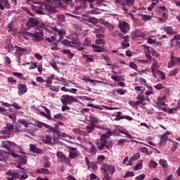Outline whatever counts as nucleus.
<instances>
[{
    "mask_svg": "<svg viewBox=\"0 0 180 180\" xmlns=\"http://www.w3.org/2000/svg\"><path fill=\"white\" fill-rule=\"evenodd\" d=\"M157 75L160 77V79H165V75L162 71L158 70Z\"/></svg>",
    "mask_w": 180,
    "mask_h": 180,
    "instance_id": "nucleus-51",
    "label": "nucleus"
},
{
    "mask_svg": "<svg viewBox=\"0 0 180 180\" xmlns=\"http://www.w3.org/2000/svg\"><path fill=\"white\" fill-rule=\"evenodd\" d=\"M43 143H44V144H51V136L50 135H46L43 139Z\"/></svg>",
    "mask_w": 180,
    "mask_h": 180,
    "instance_id": "nucleus-34",
    "label": "nucleus"
},
{
    "mask_svg": "<svg viewBox=\"0 0 180 180\" xmlns=\"http://www.w3.org/2000/svg\"><path fill=\"white\" fill-rule=\"evenodd\" d=\"M178 110V108H167V110H165V112H167V113H175Z\"/></svg>",
    "mask_w": 180,
    "mask_h": 180,
    "instance_id": "nucleus-49",
    "label": "nucleus"
},
{
    "mask_svg": "<svg viewBox=\"0 0 180 180\" xmlns=\"http://www.w3.org/2000/svg\"><path fill=\"white\" fill-rule=\"evenodd\" d=\"M155 89H158L160 91V89H164L165 86H164V84L159 83L158 84H156L154 86Z\"/></svg>",
    "mask_w": 180,
    "mask_h": 180,
    "instance_id": "nucleus-48",
    "label": "nucleus"
},
{
    "mask_svg": "<svg viewBox=\"0 0 180 180\" xmlns=\"http://www.w3.org/2000/svg\"><path fill=\"white\" fill-rule=\"evenodd\" d=\"M100 23H101V25H103L104 26H106L108 29H113V25H112V24L109 23L108 21L101 20Z\"/></svg>",
    "mask_w": 180,
    "mask_h": 180,
    "instance_id": "nucleus-27",
    "label": "nucleus"
},
{
    "mask_svg": "<svg viewBox=\"0 0 180 180\" xmlns=\"http://www.w3.org/2000/svg\"><path fill=\"white\" fill-rule=\"evenodd\" d=\"M30 150L37 154H41L43 153V150L39 149V148L36 147L33 143L30 144Z\"/></svg>",
    "mask_w": 180,
    "mask_h": 180,
    "instance_id": "nucleus-17",
    "label": "nucleus"
},
{
    "mask_svg": "<svg viewBox=\"0 0 180 180\" xmlns=\"http://www.w3.org/2000/svg\"><path fill=\"white\" fill-rule=\"evenodd\" d=\"M134 89L136 92H140L141 91H146V87H143V86H136L134 87Z\"/></svg>",
    "mask_w": 180,
    "mask_h": 180,
    "instance_id": "nucleus-53",
    "label": "nucleus"
},
{
    "mask_svg": "<svg viewBox=\"0 0 180 180\" xmlns=\"http://www.w3.org/2000/svg\"><path fill=\"white\" fill-rule=\"evenodd\" d=\"M143 168V163L139 162L136 164V165L134 167V171H139V169H141Z\"/></svg>",
    "mask_w": 180,
    "mask_h": 180,
    "instance_id": "nucleus-52",
    "label": "nucleus"
},
{
    "mask_svg": "<svg viewBox=\"0 0 180 180\" xmlns=\"http://www.w3.org/2000/svg\"><path fill=\"white\" fill-rule=\"evenodd\" d=\"M0 113L2 115H8V111H6L5 108L0 106Z\"/></svg>",
    "mask_w": 180,
    "mask_h": 180,
    "instance_id": "nucleus-61",
    "label": "nucleus"
},
{
    "mask_svg": "<svg viewBox=\"0 0 180 180\" xmlns=\"http://www.w3.org/2000/svg\"><path fill=\"white\" fill-rule=\"evenodd\" d=\"M3 146L6 148V150H11V148H15V147H19L16 143L9 141H6L3 143Z\"/></svg>",
    "mask_w": 180,
    "mask_h": 180,
    "instance_id": "nucleus-12",
    "label": "nucleus"
},
{
    "mask_svg": "<svg viewBox=\"0 0 180 180\" xmlns=\"http://www.w3.org/2000/svg\"><path fill=\"white\" fill-rule=\"evenodd\" d=\"M39 25H40V23H39L37 22V20L36 18H30L27 22V25L29 27H34L35 30H37V29H39Z\"/></svg>",
    "mask_w": 180,
    "mask_h": 180,
    "instance_id": "nucleus-10",
    "label": "nucleus"
},
{
    "mask_svg": "<svg viewBox=\"0 0 180 180\" xmlns=\"http://www.w3.org/2000/svg\"><path fill=\"white\" fill-rule=\"evenodd\" d=\"M86 120H87V122H91V124H94V123H99V122H101V120H99L98 119V117H94L93 115H86L85 116Z\"/></svg>",
    "mask_w": 180,
    "mask_h": 180,
    "instance_id": "nucleus-16",
    "label": "nucleus"
},
{
    "mask_svg": "<svg viewBox=\"0 0 180 180\" xmlns=\"http://www.w3.org/2000/svg\"><path fill=\"white\" fill-rule=\"evenodd\" d=\"M56 155L60 162H70V159L64 155L63 152H57Z\"/></svg>",
    "mask_w": 180,
    "mask_h": 180,
    "instance_id": "nucleus-13",
    "label": "nucleus"
},
{
    "mask_svg": "<svg viewBox=\"0 0 180 180\" xmlns=\"http://www.w3.org/2000/svg\"><path fill=\"white\" fill-rule=\"evenodd\" d=\"M158 68H160V66L158 65V62L155 61V63H153V65L151 66V70H152L153 74H155V71H157V70Z\"/></svg>",
    "mask_w": 180,
    "mask_h": 180,
    "instance_id": "nucleus-30",
    "label": "nucleus"
},
{
    "mask_svg": "<svg viewBox=\"0 0 180 180\" xmlns=\"http://www.w3.org/2000/svg\"><path fill=\"white\" fill-rule=\"evenodd\" d=\"M60 101L63 103V105H71L72 102H75V98H74L72 96H68V95H63Z\"/></svg>",
    "mask_w": 180,
    "mask_h": 180,
    "instance_id": "nucleus-8",
    "label": "nucleus"
},
{
    "mask_svg": "<svg viewBox=\"0 0 180 180\" xmlns=\"http://www.w3.org/2000/svg\"><path fill=\"white\" fill-rule=\"evenodd\" d=\"M18 122L20 123V124H22L24 127H29V124H30L27 120L19 119Z\"/></svg>",
    "mask_w": 180,
    "mask_h": 180,
    "instance_id": "nucleus-25",
    "label": "nucleus"
},
{
    "mask_svg": "<svg viewBox=\"0 0 180 180\" xmlns=\"http://www.w3.org/2000/svg\"><path fill=\"white\" fill-rule=\"evenodd\" d=\"M44 30L47 32L48 33L51 32L50 29L46 24L41 23L39 25V27L37 30L34 32V33H30L29 32H26L25 33L24 37L27 39V37H31L32 40L34 41H41L43 40V37H44ZM27 36V37H26Z\"/></svg>",
    "mask_w": 180,
    "mask_h": 180,
    "instance_id": "nucleus-1",
    "label": "nucleus"
},
{
    "mask_svg": "<svg viewBox=\"0 0 180 180\" xmlns=\"http://www.w3.org/2000/svg\"><path fill=\"white\" fill-rule=\"evenodd\" d=\"M159 164L161 165V167H163V168H167L168 167V164L167 163V160L164 159H160L159 160Z\"/></svg>",
    "mask_w": 180,
    "mask_h": 180,
    "instance_id": "nucleus-40",
    "label": "nucleus"
},
{
    "mask_svg": "<svg viewBox=\"0 0 180 180\" xmlns=\"http://www.w3.org/2000/svg\"><path fill=\"white\" fill-rule=\"evenodd\" d=\"M32 1L33 4H35L32 5V8L34 11L35 13H37L38 15H44V13H43V6H44V8L46 9V11H49V12H51L52 13H56V12H57V11L56 10V7L53 6L51 2H49L44 4V3L42 2L41 0Z\"/></svg>",
    "mask_w": 180,
    "mask_h": 180,
    "instance_id": "nucleus-3",
    "label": "nucleus"
},
{
    "mask_svg": "<svg viewBox=\"0 0 180 180\" xmlns=\"http://www.w3.org/2000/svg\"><path fill=\"white\" fill-rule=\"evenodd\" d=\"M15 49H16L15 52L17 53V54H18L19 56H22V54H23V53H25V51H26V49L25 48H22V47H19V46H14Z\"/></svg>",
    "mask_w": 180,
    "mask_h": 180,
    "instance_id": "nucleus-24",
    "label": "nucleus"
},
{
    "mask_svg": "<svg viewBox=\"0 0 180 180\" xmlns=\"http://www.w3.org/2000/svg\"><path fill=\"white\" fill-rule=\"evenodd\" d=\"M7 81L8 82H10V84H16V79H15V78L13 77H10L7 78Z\"/></svg>",
    "mask_w": 180,
    "mask_h": 180,
    "instance_id": "nucleus-46",
    "label": "nucleus"
},
{
    "mask_svg": "<svg viewBox=\"0 0 180 180\" xmlns=\"http://www.w3.org/2000/svg\"><path fill=\"white\" fill-rule=\"evenodd\" d=\"M163 30L167 33V34H172L174 33V30L171 27H165Z\"/></svg>",
    "mask_w": 180,
    "mask_h": 180,
    "instance_id": "nucleus-36",
    "label": "nucleus"
},
{
    "mask_svg": "<svg viewBox=\"0 0 180 180\" xmlns=\"http://www.w3.org/2000/svg\"><path fill=\"white\" fill-rule=\"evenodd\" d=\"M52 29L55 32V33H56V34L59 36L60 38H61V36L65 34V31H64V30H60L57 27H53Z\"/></svg>",
    "mask_w": 180,
    "mask_h": 180,
    "instance_id": "nucleus-22",
    "label": "nucleus"
},
{
    "mask_svg": "<svg viewBox=\"0 0 180 180\" xmlns=\"http://www.w3.org/2000/svg\"><path fill=\"white\" fill-rule=\"evenodd\" d=\"M44 167L45 168H50V166L51 165V162L49 161V157L45 156L44 157Z\"/></svg>",
    "mask_w": 180,
    "mask_h": 180,
    "instance_id": "nucleus-28",
    "label": "nucleus"
},
{
    "mask_svg": "<svg viewBox=\"0 0 180 180\" xmlns=\"http://www.w3.org/2000/svg\"><path fill=\"white\" fill-rule=\"evenodd\" d=\"M5 49H6V50H7V51L8 53H11V51H13V50H14L13 45L11 42V39H8L6 41V46Z\"/></svg>",
    "mask_w": 180,
    "mask_h": 180,
    "instance_id": "nucleus-20",
    "label": "nucleus"
},
{
    "mask_svg": "<svg viewBox=\"0 0 180 180\" xmlns=\"http://www.w3.org/2000/svg\"><path fill=\"white\" fill-rule=\"evenodd\" d=\"M168 140V137L163 136L161 139H160V143L161 144H165V143H167V141Z\"/></svg>",
    "mask_w": 180,
    "mask_h": 180,
    "instance_id": "nucleus-58",
    "label": "nucleus"
},
{
    "mask_svg": "<svg viewBox=\"0 0 180 180\" xmlns=\"http://www.w3.org/2000/svg\"><path fill=\"white\" fill-rule=\"evenodd\" d=\"M129 65L131 68H133V70H137V65L134 62H129Z\"/></svg>",
    "mask_w": 180,
    "mask_h": 180,
    "instance_id": "nucleus-62",
    "label": "nucleus"
},
{
    "mask_svg": "<svg viewBox=\"0 0 180 180\" xmlns=\"http://www.w3.org/2000/svg\"><path fill=\"white\" fill-rule=\"evenodd\" d=\"M145 85L148 89V91H146L145 92V94L146 95V96H150V95L154 94V92H153V87H151V86H148V84H145Z\"/></svg>",
    "mask_w": 180,
    "mask_h": 180,
    "instance_id": "nucleus-33",
    "label": "nucleus"
},
{
    "mask_svg": "<svg viewBox=\"0 0 180 180\" xmlns=\"http://www.w3.org/2000/svg\"><path fill=\"white\" fill-rule=\"evenodd\" d=\"M148 53H150L152 56H155V57H158L160 55H158V53H157V51L153 49L151 47H147Z\"/></svg>",
    "mask_w": 180,
    "mask_h": 180,
    "instance_id": "nucleus-26",
    "label": "nucleus"
},
{
    "mask_svg": "<svg viewBox=\"0 0 180 180\" xmlns=\"http://www.w3.org/2000/svg\"><path fill=\"white\" fill-rule=\"evenodd\" d=\"M18 95H25L27 92V86L25 84H20L18 86Z\"/></svg>",
    "mask_w": 180,
    "mask_h": 180,
    "instance_id": "nucleus-11",
    "label": "nucleus"
},
{
    "mask_svg": "<svg viewBox=\"0 0 180 180\" xmlns=\"http://www.w3.org/2000/svg\"><path fill=\"white\" fill-rule=\"evenodd\" d=\"M180 65V57H175L174 56V52H172L170 56V60L168 62V68H172L174 65Z\"/></svg>",
    "mask_w": 180,
    "mask_h": 180,
    "instance_id": "nucleus-5",
    "label": "nucleus"
},
{
    "mask_svg": "<svg viewBox=\"0 0 180 180\" xmlns=\"http://www.w3.org/2000/svg\"><path fill=\"white\" fill-rule=\"evenodd\" d=\"M44 109L46 111V117L47 119H50V117H51V115H50L51 112H50V110H49V108H46V107H44Z\"/></svg>",
    "mask_w": 180,
    "mask_h": 180,
    "instance_id": "nucleus-57",
    "label": "nucleus"
},
{
    "mask_svg": "<svg viewBox=\"0 0 180 180\" xmlns=\"http://www.w3.org/2000/svg\"><path fill=\"white\" fill-rule=\"evenodd\" d=\"M12 130H13V125L11 124H8L6 127L4 128L1 131H0V139H9L12 135Z\"/></svg>",
    "mask_w": 180,
    "mask_h": 180,
    "instance_id": "nucleus-4",
    "label": "nucleus"
},
{
    "mask_svg": "<svg viewBox=\"0 0 180 180\" xmlns=\"http://www.w3.org/2000/svg\"><path fill=\"white\" fill-rule=\"evenodd\" d=\"M89 178H90L91 180H95V179H96V180H101V179H99V178H98V176H96V174H94V173H91V174H90Z\"/></svg>",
    "mask_w": 180,
    "mask_h": 180,
    "instance_id": "nucleus-63",
    "label": "nucleus"
},
{
    "mask_svg": "<svg viewBox=\"0 0 180 180\" xmlns=\"http://www.w3.org/2000/svg\"><path fill=\"white\" fill-rule=\"evenodd\" d=\"M134 4V0H124V6H131Z\"/></svg>",
    "mask_w": 180,
    "mask_h": 180,
    "instance_id": "nucleus-35",
    "label": "nucleus"
},
{
    "mask_svg": "<svg viewBox=\"0 0 180 180\" xmlns=\"http://www.w3.org/2000/svg\"><path fill=\"white\" fill-rule=\"evenodd\" d=\"M62 44L70 47H79L81 46V42L78 39H73L72 41L64 39L62 41Z\"/></svg>",
    "mask_w": 180,
    "mask_h": 180,
    "instance_id": "nucleus-7",
    "label": "nucleus"
},
{
    "mask_svg": "<svg viewBox=\"0 0 180 180\" xmlns=\"http://www.w3.org/2000/svg\"><path fill=\"white\" fill-rule=\"evenodd\" d=\"M37 174H50V170L45 169V168H40L37 169Z\"/></svg>",
    "mask_w": 180,
    "mask_h": 180,
    "instance_id": "nucleus-29",
    "label": "nucleus"
},
{
    "mask_svg": "<svg viewBox=\"0 0 180 180\" xmlns=\"http://www.w3.org/2000/svg\"><path fill=\"white\" fill-rule=\"evenodd\" d=\"M120 133H122V134H124V135L122 136V137H126L127 139H134L133 136L127 132H124L122 130H120Z\"/></svg>",
    "mask_w": 180,
    "mask_h": 180,
    "instance_id": "nucleus-43",
    "label": "nucleus"
},
{
    "mask_svg": "<svg viewBox=\"0 0 180 180\" xmlns=\"http://www.w3.org/2000/svg\"><path fill=\"white\" fill-rule=\"evenodd\" d=\"M15 132L17 133V134H19L22 131V130H20V129H22V126L19 124H16L15 125Z\"/></svg>",
    "mask_w": 180,
    "mask_h": 180,
    "instance_id": "nucleus-47",
    "label": "nucleus"
},
{
    "mask_svg": "<svg viewBox=\"0 0 180 180\" xmlns=\"http://www.w3.org/2000/svg\"><path fill=\"white\" fill-rule=\"evenodd\" d=\"M44 127H46V129H48L49 130V132L51 131L52 133H56V128H54L47 124H44Z\"/></svg>",
    "mask_w": 180,
    "mask_h": 180,
    "instance_id": "nucleus-44",
    "label": "nucleus"
},
{
    "mask_svg": "<svg viewBox=\"0 0 180 180\" xmlns=\"http://www.w3.org/2000/svg\"><path fill=\"white\" fill-rule=\"evenodd\" d=\"M12 156L14 158H16V161L17 162H19V164L25 165L26 162H27V156L26 155L20 156L15 153H13Z\"/></svg>",
    "mask_w": 180,
    "mask_h": 180,
    "instance_id": "nucleus-9",
    "label": "nucleus"
},
{
    "mask_svg": "<svg viewBox=\"0 0 180 180\" xmlns=\"http://www.w3.org/2000/svg\"><path fill=\"white\" fill-rule=\"evenodd\" d=\"M6 116H8L9 119H11L14 123L16 122V115L15 114H9V112H7Z\"/></svg>",
    "mask_w": 180,
    "mask_h": 180,
    "instance_id": "nucleus-42",
    "label": "nucleus"
},
{
    "mask_svg": "<svg viewBox=\"0 0 180 180\" xmlns=\"http://www.w3.org/2000/svg\"><path fill=\"white\" fill-rule=\"evenodd\" d=\"M94 126L95 124L86 126V133H92V131H94V129H95Z\"/></svg>",
    "mask_w": 180,
    "mask_h": 180,
    "instance_id": "nucleus-41",
    "label": "nucleus"
},
{
    "mask_svg": "<svg viewBox=\"0 0 180 180\" xmlns=\"http://www.w3.org/2000/svg\"><path fill=\"white\" fill-rule=\"evenodd\" d=\"M7 179L8 180H13L19 179V173L13 172L11 171H8L6 172Z\"/></svg>",
    "mask_w": 180,
    "mask_h": 180,
    "instance_id": "nucleus-14",
    "label": "nucleus"
},
{
    "mask_svg": "<svg viewBox=\"0 0 180 180\" xmlns=\"http://www.w3.org/2000/svg\"><path fill=\"white\" fill-rule=\"evenodd\" d=\"M89 151L90 154H91V155H95V154H96V151H97L96 147H95V146H94V145H91Z\"/></svg>",
    "mask_w": 180,
    "mask_h": 180,
    "instance_id": "nucleus-39",
    "label": "nucleus"
},
{
    "mask_svg": "<svg viewBox=\"0 0 180 180\" xmlns=\"http://www.w3.org/2000/svg\"><path fill=\"white\" fill-rule=\"evenodd\" d=\"M123 164L124 165H131V164L130 163V161L129 160V158H125L123 160Z\"/></svg>",
    "mask_w": 180,
    "mask_h": 180,
    "instance_id": "nucleus-64",
    "label": "nucleus"
},
{
    "mask_svg": "<svg viewBox=\"0 0 180 180\" xmlns=\"http://www.w3.org/2000/svg\"><path fill=\"white\" fill-rule=\"evenodd\" d=\"M48 88L53 92H59L60 89L57 86L48 85Z\"/></svg>",
    "mask_w": 180,
    "mask_h": 180,
    "instance_id": "nucleus-37",
    "label": "nucleus"
},
{
    "mask_svg": "<svg viewBox=\"0 0 180 180\" xmlns=\"http://www.w3.org/2000/svg\"><path fill=\"white\" fill-rule=\"evenodd\" d=\"M96 27L94 28L93 33H105V28L101 25H96Z\"/></svg>",
    "mask_w": 180,
    "mask_h": 180,
    "instance_id": "nucleus-19",
    "label": "nucleus"
},
{
    "mask_svg": "<svg viewBox=\"0 0 180 180\" xmlns=\"http://www.w3.org/2000/svg\"><path fill=\"white\" fill-rule=\"evenodd\" d=\"M91 16H89L87 14H84L82 15V19L83 20H84L85 22H89V19H90Z\"/></svg>",
    "mask_w": 180,
    "mask_h": 180,
    "instance_id": "nucleus-56",
    "label": "nucleus"
},
{
    "mask_svg": "<svg viewBox=\"0 0 180 180\" xmlns=\"http://www.w3.org/2000/svg\"><path fill=\"white\" fill-rule=\"evenodd\" d=\"M141 16L142 17V20H151V16L150 15H147L144 14H141Z\"/></svg>",
    "mask_w": 180,
    "mask_h": 180,
    "instance_id": "nucleus-55",
    "label": "nucleus"
},
{
    "mask_svg": "<svg viewBox=\"0 0 180 180\" xmlns=\"http://www.w3.org/2000/svg\"><path fill=\"white\" fill-rule=\"evenodd\" d=\"M117 27L124 34H126L130 30V25L126 22V21H120Z\"/></svg>",
    "mask_w": 180,
    "mask_h": 180,
    "instance_id": "nucleus-6",
    "label": "nucleus"
},
{
    "mask_svg": "<svg viewBox=\"0 0 180 180\" xmlns=\"http://www.w3.org/2000/svg\"><path fill=\"white\" fill-rule=\"evenodd\" d=\"M91 47L94 49L95 53H102V51H103V49L99 46L92 45Z\"/></svg>",
    "mask_w": 180,
    "mask_h": 180,
    "instance_id": "nucleus-32",
    "label": "nucleus"
},
{
    "mask_svg": "<svg viewBox=\"0 0 180 180\" xmlns=\"http://www.w3.org/2000/svg\"><path fill=\"white\" fill-rule=\"evenodd\" d=\"M117 6H124V0H115Z\"/></svg>",
    "mask_w": 180,
    "mask_h": 180,
    "instance_id": "nucleus-45",
    "label": "nucleus"
},
{
    "mask_svg": "<svg viewBox=\"0 0 180 180\" xmlns=\"http://www.w3.org/2000/svg\"><path fill=\"white\" fill-rule=\"evenodd\" d=\"M69 157L71 160H73L75 157H78V151L75 148H71L69 151Z\"/></svg>",
    "mask_w": 180,
    "mask_h": 180,
    "instance_id": "nucleus-18",
    "label": "nucleus"
},
{
    "mask_svg": "<svg viewBox=\"0 0 180 180\" xmlns=\"http://www.w3.org/2000/svg\"><path fill=\"white\" fill-rule=\"evenodd\" d=\"M89 22V23H92V25L96 26V24L98 23V22H99V20H98V18H96L95 17H90Z\"/></svg>",
    "mask_w": 180,
    "mask_h": 180,
    "instance_id": "nucleus-38",
    "label": "nucleus"
},
{
    "mask_svg": "<svg viewBox=\"0 0 180 180\" xmlns=\"http://www.w3.org/2000/svg\"><path fill=\"white\" fill-rule=\"evenodd\" d=\"M134 105H135V106H139V105H143V106H144V105H146V102H144V101L143 100H139V101H136L134 103Z\"/></svg>",
    "mask_w": 180,
    "mask_h": 180,
    "instance_id": "nucleus-54",
    "label": "nucleus"
},
{
    "mask_svg": "<svg viewBox=\"0 0 180 180\" xmlns=\"http://www.w3.org/2000/svg\"><path fill=\"white\" fill-rule=\"evenodd\" d=\"M140 158V154L136 153L131 158V161H135V160H139Z\"/></svg>",
    "mask_w": 180,
    "mask_h": 180,
    "instance_id": "nucleus-59",
    "label": "nucleus"
},
{
    "mask_svg": "<svg viewBox=\"0 0 180 180\" xmlns=\"http://www.w3.org/2000/svg\"><path fill=\"white\" fill-rule=\"evenodd\" d=\"M53 79H54V75H51L48 79L46 80V87L48 88V85H51L53 84Z\"/></svg>",
    "mask_w": 180,
    "mask_h": 180,
    "instance_id": "nucleus-31",
    "label": "nucleus"
},
{
    "mask_svg": "<svg viewBox=\"0 0 180 180\" xmlns=\"http://www.w3.org/2000/svg\"><path fill=\"white\" fill-rule=\"evenodd\" d=\"M141 31V30H136L133 31L131 34V37L132 39H139V37H140Z\"/></svg>",
    "mask_w": 180,
    "mask_h": 180,
    "instance_id": "nucleus-21",
    "label": "nucleus"
},
{
    "mask_svg": "<svg viewBox=\"0 0 180 180\" xmlns=\"http://www.w3.org/2000/svg\"><path fill=\"white\" fill-rule=\"evenodd\" d=\"M117 94H119L120 95H124V94L126 92H127V91L122 89H119L116 90Z\"/></svg>",
    "mask_w": 180,
    "mask_h": 180,
    "instance_id": "nucleus-60",
    "label": "nucleus"
},
{
    "mask_svg": "<svg viewBox=\"0 0 180 180\" xmlns=\"http://www.w3.org/2000/svg\"><path fill=\"white\" fill-rule=\"evenodd\" d=\"M83 46H85L86 47L91 46V39L86 38L84 41Z\"/></svg>",
    "mask_w": 180,
    "mask_h": 180,
    "instance_id": "nucleus-50",
    "label": "nucleus"
},
{
    "mask_svg": "<svg viewBox=\"0 0 180 180\" xmlns=\"http://www.w3.org/2000/svg\"><path fill=\"white\" fill-rule=\"evenodd\" d=\"M10 9L11 4H9V1L8 0H0V9L1 11H4V9Z\"/></svg>",
    "mask_w": 180,
    "mask_h": 180,
    "instance_id": "nucleus-15",
    "label": "nucleus"
},
{
    "mask_svg": "<svg viewBox=\"0 0 180 180\" xmlns=\"http://www.w3.org/2000/svg\"><path fill=\"white\" fill-rule=\"evenodd\" d=\"M105 168H107V169H108L110 175H113V174H115V172H116V169L115 168V166H113L112 165H107L105 166Z\"/></svg>",
    "mask_w": 180,
    "mask_h": 180,
    "instance_id": "nucleus-23",
    "label": "nucleus"
},
{
    "mask_svg": "<svg viewBox=\"0 0 180 180\" xmlns=\"http://www.w3.org/2000/svg\"><path fill=\"white\" fill-rule=\"evenodd\" d=\"M102 130H105V132L101 135L100 141L96 142L97 147L98 150H110L112 148V146H113V143L112 141H108V139L113 134V132H112L108 128H101Z\"/></svg>",
    "mask_w": 180,
    "mask_h": 180,
    "instance_id": "nucleus-2",
    "label": "nucleus"
}]
</instances>
